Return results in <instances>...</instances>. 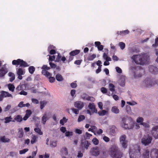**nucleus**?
I'll return each mask as SVG.
<instances>
[{"instance_id": "4d7b16f0", "label": "nucleus", "mask_w": 158, "mask_h": 158, "mask_svg": "<svg viewBox=\"0 0 158 158\" xmlns=\"http://www.w3.org/2000/svg\"><path fill=\"white\" fill-rule=\"evenodd\" d=\"M88 96L85 94H83L81 96L83 100H87V98H88Z\"/></svg>"}, {"instance_id": "774afa93", "label": "nucleus", "mask_w": 158, "mask_h": 158, "mask_svg": "<svg viewBox=\"0 0 158 158\" xmlns=\"http://www.w3.org/2000/svg\"><path fill=\"white\" fill-rule=\"evenodd\" d=\"M116 71L118 73H122V69L119 67H116L115 68Z\"/></svg>"}, {"instance_id": "49530a36", "label": "nucleus", "mask_w": 158, "mask_h": 158, "mask_svg": "<svg viewBox=\"0 0 158 158\" xmlns=\"http://www.w3.org/2000/svg\"><path fill=\"white\" fill-rule=\"evenodd\" d=\"M126 110L127 113L128 114H130L131 113V107L129 105H127L126 106Z\"/></svg>"}, {"instance_id": "052dcab7", "label": "nucleus", "mask_w": 158, "mask_h": 158, "mask_svg": "<svg viewBox=\"0 0 158 158\" xmlns=\"http://www.w3.org/2000/svg\"><path fill=\"white\" fill-rule=\"evenodd\" d=\"M66 136L68 137L69 136H72L73 135V133L72 132H70L69 131H66L65 133Z\"/></svg>"}, {"instance_id": "1a4fd4ad", "label": "nucleus", "mask_w": 158, "mask_h": 158, "mask_svg": "<svg viewBox=\"0 0 158 158\" xmlns=\"http://www.w3.org/2000/svg\"><path fill=\"white\" fill-rule=\"evenodd\" d=\"M42 74L46 77H49L51 75V73L48 72L47 70H49L50 68L48 67L47 65H44L42 68Z\"/></svg>"}, {"instance_id": "79ce46f5", "label": "nucleus", "mask_w": 158, "mask_h": 158, "mask_svg": "<svg viewBox=\"0 0 158 158\" xmlns=\"http://www.w3.org/2000/svg\"><path fill=\"white\" fill-rule=\"evenodd\" d=\"M107 111L104 110H102L98 112V114L100 116L105 115L107 113Z\"/></svg>"}, {"instance_id": "e2e57ef3", "label": "nucleus", "mask_w": 158, "mask_h": 158, "mask_svg": "<svg viewBox=\"0 0 158 158\" xmlns=\"http://www.w3.org/2000/svg\"><path fill=\"white\" fill-rule=\"evenodd\" d=\"M18 106L20 108H22L25 107L24 104L23 103V102H21L18 105Z\"/></svg>"}, {"instance_id": "393cba45", "label": "nucleus", "mask_w": 158, "mask_h": 158, "mask_svg": "<svg viewBox=\"0 0 158 158\" xmlns=\"http://www.w3.org/2000/svg\"><path fill=\"white\" fill-rule=\"evenodd\" d=\"M48 119V118L47 117L46 114H44L42 118V122L43 124H45L46 121Z\"/></svg>"}, {"instance_id": "6e6552de", "label": "nucleus", "mask_w": 158, "mask_h": 158, "mask_svg": "<svg viewBox=\"0 0 158 158\" xmlns=\"http://www.w3.org/2000/svg\"><path fill=\"white\" fill-rule=\"evenodd\" d=\"M8 72V70L5 64L0 67V78L4 77Z\"/></svg>"}, {"instance_id": "20e7f679", "label": "nucleus", "mask_w": 158, "mask_h": 158, "mask_svg": "<svg viewBox=\"0 0 158 158\" xmlns=\"http://www.w3.org/2000/svg\"><path fill=\"white\" fill-rule=\"evenodd\" d=\"M152 139V136L149 135L145 136L141 139V142L145 146H147L150 144Z\"/></svg>"}, {"instance_id": "7c9ffc66", "label": "nucleus", "mask_w": 158, "mask_h": 158, "mask_svg": "<svg viewBox=\"0 0 158 158\" xmlns=\"http://www.w3.org/2000/svg\"><path fill=\"white\" fill-rule=\"evenodd\" d=\"M109 88L110 91L112 92L115 91V86L112 83H110L109 85Z\"/></svg>"}, {"instance_id": "a18cd8bd", "label": "nucleus", "mask_w": 158, "mask_h": 158, "mask_svg": "<svg viewBox=\"0 0 158 158\" xmlns=\"http://www.w3.org/2000/svg\"><path fill=\"white\" fill-rule=\"evenodd\" d=\"M8 88L10 91L13 92L14 90L15 87L13 85L9 84L8 85Z\"/></svg>"}, {"instance_id": "09e8293b", "label": "nucleus", "mask_w": 158, "mask_h": 158, "mask_svg": "<svg viewBox=\"0 0 158 158\" xmlns=\"http://www.w3.org/2000/svg\"><path fill=\"white\" fill-rule=\"evenodd\" d=\"M52 74L49 77H46L49 78V81L50 82L52 83L53 82L55 81V79L54 77H51Z\"/></svg>"}, {"instance_id": "bb28decb", "label": "nucleus", "mask_w": 158, "mask_h": 158, "mask_svg": "<svg viewBox=\"0 0 158 158\" xmlns=\"http://www.w3.org/2000/svg\"><path fill=\"white\" fill-rule=\"evenodd\" d=\"M111 110L112 112L116 114L118 113L119 112V109L116 106H113Z\"/></svg>"}, {"instance_id": "4c0bfd02", "label": "nucleus", "mask_w": 158, "mask_h": 158, "mask_svg": "<svg viewBox=\"0 0 158 158\" xmlns=\"http://www.w3.org/2000/svg\"><path fill=\"white\" fill-rule=\"evenodd\" d=\"M28 69L29 73L31 74H33L35 70V68L33 66L29 67Z\"/></svg>"}, {"instance_id": "0eeeda50", "label": "nucleus", "mask_w": 158, "mask_h": 158, "mask_svg": "<svg viewBox=\"0 0 158 158\" xmlns=\"http://www.w3.org/2000/svg\"><path fill=\"white\" fill-rule=\"evenodd\" d=\"M145 83L146 84L147 87H149L156 84L158 85V80L156 81H154L153 79H146L144 81Z\"/></svg>"}, {"instance_id": "b1692460", "label": "nucleus", "mask_w": 158, "mask_h": 158, "mask_svg": "<svg viewBox=\"0 0 158 158\" xmlns=\"http://www.w3.org/2000/svg\"><path fill=\"white\" fill-rule=\"evenodd\" d=\"M8 75L10 77L9 80L10 82L13 81L15 79V75L14 73L12 72H9L8 73Z\"/></svg>"}, {"instance_id": "9d476101", "label": "nucleus", "mask_w": 158, "mask_h": 158, "mask_svg": "<svg viewBox=\"0 0 158 158\" xmlns=\"http://www.w3.org/2000/svg\"><path fill=\"white\" fill-rule=\"evenodd\" d=\"M17 73L18 76V78L20 80L22 79V75H24L25 73V69L22 68H19L16 69Z\"/></svg>"}, {"instance_id": "8fccbe9b", "label": "nucleus", "mask_w": 158, "mask_h": 158, "mask_svg": "<svg viewBox=\"0 0 158 158\" xmlns=\"http://www.w3.org/2000/svg\"><path fill=\"white\" fill-rule=\"evenodd\" d=\"M92 142L95 145H98L99 143L98 140L96 138L93 139L92 140Z\"/></svg>"}, {"instance_id": "412c9836", "label": "nucleus", "mask_w": 158, "mask_h": 158, "mask_svg": "<svg viewBox=\"0 0 158 158\" xmlns=\"http://www.w3.org/2000/svg\"><path fill=\"white\" fill-rule=\"evenodd\" d=\"M24 135L23 131L22 128L19 129V131L17 134V136L19 138H22L23 137Z\"/></svg>"}, {"instance_id": "ea45409f", "label": "nucleus", "mask_w": 158, "mask_h": 158, "mask_svg": "<svg viewBox=\"0 0 158 158\" xmlns=\"http://www.w3.org/2000/svg\"><path fill=\"white\" fill-rule=\"evenodd\" d=\"M37 137L35 135H33V137H32V139L31 141V143L32 144H33L34 143H35L37 141Z\"/></svg>"}, {"instance_id": "a19ab883", "label": "nucleus", "mask_w": 158, "mask_h": 158, "mask_svg": "<svg viewBox=\"0 0 158 158\" xmlns=\"http://www.w3.org/2000/svg\"><path fill=\"white\" fill-rule=\"evenodd\" d=\"M122 145V147L124 148H127V141H126L123 142H122L120 143Z\"/></svg>"}, {"instance_id": "de8ad7c7", "label": "nucleus", "mask_w": 158, "mask_h": 158, "mask_svg": "<svg viewBox=\"0 0 158 158\" xmlns=\"http://www.w3.org/2000/svg\"><path fill=\"white\" fill-rule=\"evenodd\" d=\"M118 45L122 50L125 47V44L123 42H119Z\"/></svg>"}, {"instance_id": "864d4df0", "label": "nucleus", "mask_w": 158, "mask_h": 158, "mask_svg": "<svg viewBox=\"0 0 158 158\" xmlns=\"http://www.w3.org/2000/svg\"><path fill=\"white\" fill-rule=\"evenodd\" d=\"M32 114V112L31 110H27L26 111V114H25L26 115H27L29 117H30L31 115Z\"/></svg>"}, {"instance_id": "2eb2a0df", "label": "nucleus", "mask_w": 158, "mask_h": 158, "mask_svg": "<svg viewBox=\"0 0 158 158\" xmlns=\"http://www.w3.org/2000/svg\"><path fill=\"white\" fill-rule=\"evenodd\" d=\"M90 143L87 140H84V141H81V146L82 148L87 149Z\"/></svg>"}, {"instance_id": "c03bdc74", "label": "nucleus", "mask_w": 158, "mask_h": 158, "mask_svg": "<svg viewBox=\"0 0 158 158\" xmlns=\"http://www.w3.org/2000/svg\"><path fill=\"white\" fill-rule=\"evenodd\" d=\"M85 118V116L83 115H80L78 118L77 121L78 122H80L84 120Z\"/></svg>"}, {"instance_id": "c9c22d12", "label": "nucleus", "mask_w": 158, "mask_h": 158, "mask_svg": "<svg viewBox=\"0 0 158 158\" xmlns=\"http://www.w3.org/2000/svg\"><path fill=\"white\" fill-rule=\"evenodd\" d=\"M68 120V119H66L65 117H64L63 118L60 120V124L62 125H64V123L67 122Z\"/></svg>"}, {"instance_id": "f3484780", "label": "nucleus", "mask_w": 158, "mask_h": 158, "mask_svg": "<svg viewBox=\"0 0 158 158\" xmlns=\"http://www.w3.org/2000/svg\"><path fill=\"white\" fill-rule=\"evenodd\" d=\"M150 151L148 149L144 150L142 154L143 158H149Z\"/></svg>"}, {"instance_id": "aec40b11", "label": "nucleus", "mask_w": 158, "mask_h": 158, "mask_svg": "<svg viewBox=\"0 0 158 158\" xmlns=\"http://www.w3.org/2000/svg\"><path fill=\"white\" fill-rule=\"evenodd\" d=\"M80 52V50L78 49H76L71 51L69 53V55L73 56H75L79 54Z\"/></svg>"}, {"instance_id": "6e6d98bb", "label": "nucleus", "mask_w": 158, "mask_h": 158, "mask_svg": "<svg viewBox=\"0 0 158 158\" xmlns=\"http://www.w3.org/2000/svg\"><path fill=\"white\" fill-rule=\"evenodd\" d=\"M101 90L103 94H106L107 93V89L104 87L101 88Z\"/></svg>"}, {"instance_id": "3c124183", "label": "nucleus", "mask_w": 158, "mask_h": 158, "mask_svg": "<svg viewBox=\"0 0 158 158\" xmlns=\"http://www.w3.org/2000/svg\"><path fill=\"white\" fill-rule=\"evenodd\" d=\"M71 110H72L73 112L75 114H79V110H78V109H77L74 108H71Z\"/></svg>"}, {"instance_id": "603ef678", "label": "nucleus", "mask_w": 158, "mask_h": 158, "mask_svg": "<svg viewBox=\"0 0 158 158\" xmlns=\"http://www.w3.org/2000/svg\"><path fill=\"white\" fill-rule=\"evenodd\" d=\"M48 56H49V61H53L56 58V57L55 56H50L49 55H48Z\"/></svg>"}, {"instance_id": "bf43d9fd", "label": "nucleus", "mask_w": 158, "mask_h": 158, "mask_svg": "<svg viewBox=\"0 0 158 158\" xmlns=\"http://www.w3.org/2000/svg\"><path fill=\"white\" fill-rule=\"evenodd\" d=\"M153 47H156L158 46V38H157L155 40V43L152 45Z\"/></svg>"}, {"instance_id": "dca6fc26", "label": "nucleus", "mask_w": 158, "mask_h": 158, "mask_svg": "<svg viewBox=\"0 0 158 158\" xmlns=\"http://www.w3.org/2000/svg\"><path fill=\"white\" fill-rule=\"evenodd\" d=\"M89 108L91 110L93 113H97L98 110L95 108V106L94 103H90L88 105Z\"/></svg>"}, {"instance_id": "37998d69", "label": "nucleus", "mask_w": 158, "mask_h": 158, "mask_svg": "<svg viewBox=\"0 0 158 158\" xmlns=\"http://www.w3.org/2000/svg\"><path fill=\"white\" fill-rule=\"evenodd\" d=\"M34 131L35 132L38 133L40 135H42L43 134V132L41 131V129L39 128H35L34 129Z\"/></svg>"}, {"instance_id": "f257e3e1", "label": "nucleus", "mask_w": 158, "mask_h": 158, "mask_svg": "<svg viewBox=\"0 0 158 158\" xmlns=\"http://www.w3.org/2000/svg\"><path fill=\"white\" fill-rule=\"evenodd\" d=\"M131 59L137 64L143 65L146 61L145 56L144 54L134 55Z\"/></svg>"}, {"instance_id": "6ab92c4d", "label": "nucleus", "mask_w": 158, "mask_h": 158, "mask_svg": "<svg viewBox=\"0 0 158 158\" xmlns=\"http://www.w3.org/2000/svg\"><path fill=\"white\" fill-rule=\"evenodd\" d=\"M129 32V31L128 30H126L123 31H118L116 33V34L118 35H124L126 34H128Z\"/></svg>"}, {"instance_id": "2f4dec72", "label": "nucleus", "mask_w": 158, "mask_h": 158, "mask_svg": "<svg viewBox=\"0 0 158 158\" xmlns=\"http://www.w3.org/2000/svg\"><path fill=\"white\" fill-rule=\"evenodd\" d=\"M56 80L58 81H62L63 80V77L60 74H58L56 75Z\"/></svg>"}, {"instance_id": "cd10ccee", "label": "nucleus", "mask_w": 158, "mask_h": 158, "mask_svg": "<svg viewBox=\"0 0 158 158\" xmlns=\"http://www.w3.org/2000/svg\"><path fill=\"white\" fill-rule=\"evenodd\" d=\"M14 120L17 122H21L23 120V118L21 115H18L14 118Z\"/></svg>"}, {"instance_id": "f704fd0d", "label": "nucleus", "mask_w": 158, "mask_h": 158, "mask_svg": "<svg viewBox=\"0 0 158 158\" xmlns=\"http://www.w3.org/2000/svg\"><path fill=\"white\" fill-rule=\"evenodd\" d=\"M126 136L125 135H123L120 136L119 138L120 142H122L127 141L126 140Z\"/></svg>"}, {"instance_id": "4468645a", "label": "nucleus", "mask_w": 158, "mask_h": 158, "mask_svg": "<svg viewBox=\"0 0 158 158\" xmlns=\"http://www.w3.org/2000/svg\"><path fill=\"white\" fill-rule=\"evenodd\" d=\"M149 71L154 74L158 73V68L153 65H150L148 67Z\"/></svg>"}, {"instance_id": "473e14b6", "label": "nucleus", "mask_w": 158, "mask_h": 158, "mask_svg": "<svg viewBox=\"0 0 158 158\" xmlns=\"http://www.w3.org/2000/svg\"><path fill=\"white\" fill-rule=\"evenodd\" d=\"M96 57V55L93 54L89 56L87 58V60L89 61L93 60Z\"/></svg>"}, {"instance_id": "680f3d73", "label": "nucleus", "mask_w": 158, "mask_h": 158, "mask_svg": "<svg viewBox=\"0 0 158 158\" xmlns=\"http://www.w3.org/2000/svg\"><path fill=\"white\" fill-rule=\"evenodd\" d=\"M103 139L106 142H109L110 140V138L105 136L103 137Z\"/></svg>"}, {"instance_id": "a211bd4d", "label": "nucleus", "mask_w": 158, "mask_h": 158, "mask_svg": "<svg viewBox=\"0 0 158 158\" xmlns=\"http://www.w3.org/2000/svg\"><path fill=\"white\" fill-rule=\"evenodd\" d=\"M1 94H2L3 98L7 97H12V95L7 92L2 91L1 92Z\"/></svg>"}, {"instance_id": "0e129e2a", "label": "nucleus", "mask_w": 158, "mask_h": 158, "mask_svg": "<svg viewBox=\"0 0 158 158\" xmlns=\"http://www.w3.org/2000/svg\"><path fill=\"white\" fill-rule=\"evenodd\" d=\"M70 85L72 88H75L77 87V84L76 83L73 82Z\"/></svg>"}, {"instance_id": "39448f33", "label": "nucleus", "mask_w": 158, "mask_h": 158, "mask_svg": "<svg viewBox=\"0 0 158 158\" xmlns=\"http://www.w3.org/2000/svg\"><path fill=\"white\" fill-rule=\"evenodd\" d=\"M124 125L123 127L126 129H132L134 127L133 123L129 119H126L123 121Z\"/></svg>"}, {"instance_id": "e433bc0d", "label": "nucleus", "mask_w": 158, "mask_h": 158, "mask_svg": "<svg viewBox=\"0 0 158 158\" xmlns=\"http://www.w3.org/2000/svg\"><path fill=\"white\" fill-rule=\"evenodd\" d=\"M1 140L3 142H8L10 141V139L7 138H6L4 136L1 137Z\"/></svg>"}, {"instance_id": "ddd939ff", "label": "nucleus", "mask_w": 158, "mask_h": 158, "mask_svg": "<svg viewBox=\"0 0 158 158\" xmlns=\"http://www.w3.org/2000/svg\"><path fill=\"white\" fill-rule=\"evenodd\" d=\"M74 106L79 110H81L84 106L83 102L81 101H76L74 102Z\"/></svg>"}, {"instance_id": "69168bd1", "label": "nucleus", "mask_w": 158, "mask_h": 158, "mask_svg": "<svg viewBox=\"0 0 158 158\" xmlns=\"http://www.w3.org/2000/svg\"><path fill=\"white\" fill-rule=\"evenodd\" d=\"M95 98L89 96L87 98V100L91 102H94L95 101Z\"/></svg>"}, {"instance_id": "9b49d317", "label": "nucleus", "mask_w": 158, "mask_h": 158, "mask_svg": "<svg viewBox=\"0 0 158 158\" xmlns=\"http://www.w3.org/2000/svg\"><path fill=\"white\" fill-rule=\"evenodd\" d=\"M153 136L155 139L158 138V126H156L152 128L151 131Z\"/></svg>"}, {"instance_id": "338daca9", "label": "nucleus", "mask_w": 158, "mask_h": 158, "mask_svg": "<svg viewBox=\"0 0 158 158\" xmlns=\"http://www.w3.org/2000/svg\"><path fill=\"white\" fill-rule=\"evenodd\" d=\"M140 124L143 125L144 127H149V124L145 123H140Z\"/></svg>"}, {"instance_id": "f03ea898", "label": "nucleus", "mask_w": 158, "mask_h": 158, "mask_svg": "<svg viewBox=\"0 0 158 158\" xmlns=\"http://www.w3.org/2000/svg\"><path fill=\"white\" fill-rule=\"evenodd\" d=\"M110 153L113 158H121L122 156V153L118 150V147L115 145L111 146Z\"/></svg>"}, {"instance_id": "72a5a7b5", "label": "nucleus", "mask_w": 158, "mask_h": 158, "mask_svg": "<svg viewBox=\"0 0 158 158\" xmlns=\"http://www.w3.org/2000/svg\"><path fill=\"white\" fill-rule=\"evenodd\" d=\"M60 152L65 155H67L68 154L67 149L66 148H62L60 150Z\"/></svg>"}, {"instance_id": "f8f14e48", "label": "nucleus", "mask_w": 158, "mask_h": 158, "mask_svg": "<svg viewBox=\"0 0 158 158\" xmlns=\"http://www.w3.org/2000/svg\"><path fill=\"white\" fill-rule=\"evenodd\" d=\"M151 158H158V150L156 148L152 149L150 152Z\"/></svg>"}, {"instance_id": "a878e982", "label": "nucleus", "mask_w": 158, "mask_h": 158, "mask_svg": "<svg viewBox=\"0 0 158 158\" xmlns=\"http://www.w3.org/2000/svg\"><path fill=\"white\" fill-rule=\"evenodd\" d=\"M100 158H106V152L105 150L102 151L100 152Z\"/></svg>"}, {"instance_id": "c756f323", "label": "nucleus", "mask_w": 158, "mask_h": 158, "mask_svg": "<svg viewBox=\"0 0 158 158\" xmlns=\"http://www.w3.org/2000/svg\"><path fill=\"white\" fill-rule=\"evenodd\" d=\"M21 59H19L17 60H14L12 61V64L13 65H20Z\"/></svg>"}, {"instance_id": "5701e85b", "label": "nucleus", "mask_w": 158, "mask_h": 158, "mask_svg": "<svg viewBox=\"0 0 158 158\" xmlns=\"http://www.w3.org/2000/svg\"><path fill=\"white\" fill-rule=\"evenodd\" d=\"M19 65L20 67H28L29 66L26 62L21 59Z\"/></svg>"}, {"instance_id": "c85d7f7f", "label": "nucleus", "mask_w": 158, "mask_h": 158, "mask_svg": "<svg viewBox=\"0 0 158 158\" xmlns=\"http://www.w3.org/2000/svg\"><path fill=\"white\" fill-rule=\"evenodd\" d=\"M117 128L115 127H112L110 128V134L112 135H114L116 131Z\"/></svg>"}, {"instance_id": "423d86ee", "label": "nucleus", "mask_w": 158, "mask_h": 158, "mask_svg": "<svg viewBox=\"0 0 158 158\" xmlns=\"http://www.w3.org/2000/svg\"><path fill=\"white\" fill-rule=\"evenodd\" d=\"M90 153L92 156H97L100 154L99 148L97 146L92 148L90 150Z\"/></svg>"}, {"instance_id": "5fc2aeb1", "label": "nucleus", "mask_w": 158, "mask_h": 158, "mask_svg": "<svg viewBox=\"0 0 158 158\" xmlns=\"http://www.w3.org/2000/svg\"><path fill=\"white\" fill-rule=\"evenodd\" d=\"M28 149L27 148L24 149L19 151V154H22L25 153L26 152H27Z\"/></svg>"}, {"instance_id": "4be33fe9", "label": "nucleus", "mask_w": 158, "mask_h": 158, "mask_svg": "<svg viewBox=\"0 0 158 158\" xmlns=\"http://www.w3.org/2000/svg\"><path fill=\"white\" fill-rule=\"evenodd\" d=\"M13 118L11 116L7 117L4 118V123H10V122H15L14 120H12Z\"/></svg>"}, {"instance_id": "13d9d810", "label": "nucleus", "mask_w": 158, "mask_h": 158, "mask_svg": "<svg viewBox=\"0 0 158 158\" xmlns=\"http://www.w3.org/2000/svg\"><path fill=\"white\" fill-rule=\"evenodd\" d=\"M143 118L142 117H139L136 120V121L138 123H143Z\"/></svg>"}, {"instance_id": "58836bf2", "label": "nucleus", "mask_w": 158, "mask_h": 158, "mask_svg": "<svg viewBox=\"0 0 158 158\" xmlns=\"http://www.w3.org/2000/svg\"><path fill=\"white\" fill-rule=\"evenodd\" d=\"M47 102L45 101H42L40 102V108L42 110L44 107L45 106Z\"/></svg>"}, {"instance_id": "7ed1b4c3", "label": "nucleus", "mask_w": 158, "mask_h": 158, "mask_svg": "<svg viewBox=\"0 0 158 158\" xmlns=\"http://www.w3.org/2000/svg\"><path fill=\"white\" fill-rule=\"evenodd\" d=\"M140 147L137 146L133 149H130L129 151V153L130 158H138L140 155Z\"/></svg>"}]
</instances>
